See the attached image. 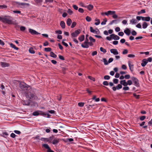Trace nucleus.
<instances>
[{
  "label": "nucleus",
  "instance_id": "nucleus-38",
  "mask_svg": "<svg viewBox=\"0 0 152 152\" xmlns=\"http://www.w3.org/2000/svg\"><path fill=\"white\" fill-rule=\"evenodd\" d=\"M103 62L104 63V64L105 65H107L108 64V62L107 61L106 59V58H104L103 59Z\"/></svg>",
  "mask_w": 152,
  "mask_h": 152
},
{
  "label": "nucleus",
  "instance_id": "nucleus-57",
  "mask_svg": "<svg viewBox=\"0 0 152 152\" xmlns=\"http://www.w3.org/2000/svg\"><path fill=\"white\" fill-rule=\"evenodd\" d=\"M135 55L132 54H129L128 55V57L129 58H133L135 57Z\"/></svg>",
  "mask_w": 152,
  "mask_h": 152
},
{
  "label": "nucleus",
  "instance_id": "nucleus-11",
  "mask_svg": "<svg viewBox=\"0 0 152 152\" xmlns=\"http://www.w3.org/2000/svg\"><path fill=\"white\" fill-rule=\"evenodd\" d=\"M29 32L30 33H31V34L32 35L34 34H40L38 32L35 30H34L33 29H31V28L29 29Z\"/></svg>",
  "mask_w": 152,
  "mask_h": 152
},
{
  "label": "nucleus",
  "instance_id": "nucleus-50",
  "mask_svg": "<svg viewBox=\"0 0 152 152\" xmlns=\"http://www.w3.org/2000/svg\"><path fill=\"white\" fill-rule=\"evenodd\" d=\"M90 31L91 32L94 33L95 32V30L93 29V28L92 27H90Z\"/></svg>",
  "mask_w": 152,
  "mask_h": 152
},
{
  "label": "nucleus",
  "instance_id": "nucleus-37",
  "mask_svg": "<svg viewBox=\"0 0 152 152\" xmlns=\"http://www.w3.org/2000/svg\"><path fill=\"white\" fill-rule=\"evenodd\" d=\"M29 51L30 53H31L34 54L35 53V52L33 50L32 48H30L29 50Z\"/></svg>",
  "mask_w": 152,
  "mask_h": 152
},
{
  "label": "nucleus",
  "instance_id": "nucleus-1",
  "mask_svg": "<svg viewBox=\"0 0 152 152\" xmlns=\"http://www.w3.org/2000/svg\"><path fill=\"white\" fill-rule=\"evenodd\" d=\"M0 20L3 23L9 24H16V23L12 21V18L10 16H5L4 17H0Z\"/></svg>",
  "mask_w": 152,
  "mask_h": 152
},
{
  "label": "nucleus",
  "instance_id": "nucleus-39",
  "mask_svg": "<svg viewBox=\"0 0 152 152\" xmlns=\"http://www.w3.org/2000/svg\"><path fill=\"white\" fill-rule=\"evenodd\" d=\"M113 83L115 84H117L118 83V79L114 78L113 80Z\"/></svg>",
  "mask_w": 152,
  "mask_h": 152
},
{
  "label": "nucleus",
  "instance_id": "nucleus-17",
  "mask_svg": "<svg viewBox=\"0 0 152 152\" xmlns=\"http://www.w3.org/2000/svg\"><path fill=\"white\" fill-rule=\"evenodd\" d=\"M1 66L3 67H8L9 65V64L6 62H1Z\"/></svg>",
  "mask_w": 152,
  "mask_h": 152
},
{
  "label": "nucleus",
  "instance_id": "nucleus-14",
  "mask_svg": "<svg viewBox=\"0 0 152 152\" xmlns=\"http://www.w3.org/2000/svg\"><path fill=\"white\" fill-rule=\"evenodd\" d=\"M120 83L124 86H127L128 85L127 82H126L125 80H121Z\"/></svg>",
  "mask_w": 152,
  "mask_h": 152
},
{
  "label": "nucleus",
  "instance_id": "nucleus-49",
  "mask_svg": "<svg viewBox=\"0 0 152 152\" xmlns=\"http://www.w3.org/2000/svg\"><path fill=\"white\" fill-rule=\"evenodd\" d=\"M128 52V50L127 49H125L122 52V54H126Z\"/></svg>",
  "mask_w": 152,
  "mask_h": 152
},
{
  "label": "nucleus",
  "instance_id": "nucleus-30",
  "mask_svg": "<svg viewBox=\"0 0 152 152\" xmlns=\"http://www.w3.org/2000/svg\"><path fill=\"white\" fill-rule=\"evenodd\" d=\"M145 12V10L144 9L138 12H137V14L138 15H140V14L141 13H144Z\"/></svg>",
  "mask_w": 152,
  "mask_h": 152
},
{
  "label": "nucleus",
  "instance_id": "nucleus-12",
  "mask_svg": "<svg viewBox=\"0 0 152 152\" xmlns=\"http://www.w3.org/2000/svg\"><path fill=\"white\" fill-rule=\"evenodd\" d=\"M110 36L112 37V39L115 40H118L120 38V37L118 36L115 35L114 34H112L110 35Z\"/></svg>",
  "mask_w": 152,
  "mask_h": 152
},
{
  "label": "nucleus",
  "instance_id": "nucleus-46",
  "mask_svg": "<svg viewBox=\"0 0 152 152\" xmlns=\"http://www.w3.org/2000/svg\"><path fill=\"white\" fill-rule=\"evenodd\" d=\"M104 78L105 80H108L110 79V77L109 75H105L104 76Z\"/></svg>",
  "mask_w": 152,
  "mask_h": 152
},
{
  "label": "nucleus",
  "instance_id": "nucleus-54",
  "mask_svg": "<svg viewBox=\"0 0 152 152\" xmlns=\"http://www.w3.org/2000/svg\"><path fill=\"white\" fill-rule=\"evenodd\" d=\"M26 29V28L24 26H21L20 27V30L22 31H24Z\"/></svg>",
  "mask_w": 152,
  "mask_h": 152
},
{
  "label": "nucleus",
  "instance_id": "nucleus-60",
  "mask_svg": "<svg viewBox=\"0 0 152 152\" xmlns=\"http://www.w3.org/2000/svg\"><path fill=\"white\" fill-rule=\"evenodd\" d=\"M55 32L56 34H62V31L61 30H56L55 31Z\"/></svg>",
  "mask_w": 152,
  "mask_h": 152
},
{
  "label": "nucleus",
  "instance_id": "nucleus-32",
  "mask_svg": "<svg viewBox=\"0 0 152 152\" xmlns=\"http://www.w3.org/2000/svg\"><path fill=\"white\" fill-rule=\"evenodd\" d=\"M100 50L101 51L104 53H106V50L104 48L102 47H100Z\"/></svg>",
  "mask_w": 152,
  "mask_h": 152
},
{
  "label": "nucleus",
  "instance_id": "nucleus-64",
  "mask_svg": "<svg viewBox=\"0 0 152 152\" xmlns=\"http://www.w3.org/2000/svg\"><path fill=\"white\" fill-rule=\"evenodd\" d=\"M10 136L12 138H14L16 136V135L14 133H12L11 134Z\"/></svg>",
  "mask_w": 152,
  "mask_h": 152
},
{
  "label": "nucleus",
  "instance_id": "nucleus-9",
  "mask_svg": "<svg viewBox=\"0 0 152 152\" xmlns=\"http://www.w3.org/2000/svg\"><path fill=\"white\" fill-rule=\"evenodd\" d=\"M18 5L20 6V7L22 8H24L26 6H29V4L28 3L18 2Z\"/></svg>",
  "mask_w": 152,
  "mask_h": 152
},
{
  "label": "nucleus",
  "instance_id": "nucleus-59",
  "mask_svg": "<svg viewBox=\"0 0 152 152\" xmlns=\"http://www.w3.org/2000/svg\"><path fill=\"white\" fill-rule=\"evenodd\" d=\"M57 98L58 100L60 101L61 99V95H59L57 96Z\"/></svg>",
  "mask_w": 152,
  "mask_h": 152
},
{
  "label": "nucleus",
  "instance_id": "nucleus-19",
  "mask_svg": "<svg viewBox=\"0 0 152 152\" xmlns=\"http://www.w3.org/2000/svg\"><path fill=\"white\" fill-rule=\"evenodd\" d=\"M59 140L57 138H55L52 141V143L55 145L58 143L59 142Z\"/></svg>",
  "mask_w": 152,
  "mask_h": 152
},
{
  "label": "nucleus",
  "instance_id": "nucleus-61",
  "mask_svg": "<svg viewBox=\"0 0 152 152\" xmlns=\"http://www.w3.org/2000/svg\"><path fill=\"white\" fill-rule=\"evenodd\" d=\"M103 84L105 86H108L109 84L107 81H104L103 82Z\"/></svg>",
  "mask_w": 152,
  "mask_h": 152
},
{
  "label": "nucleus",
  "instance_id": "nucleus-45",
  "mask_svg": "<svg viewBox=\"0 0 152 152\" xmlns=\"http://www.w3.org/2000/svg\"><path fill=\"white\" fill-rule=\"evenodd\" d=\"M131 34L133 36H135L137 35V33L134 30H133L132 31Z\"/></svg>",
  "mask_w": 152,
  "mask_h": 152
},
{
  "label": "nucleus",
  "instance_id": "nucleus-55",
  "mask_svg": "<svg viewBox=\"0 0 152 152\" xmlns=\"http://www.w3.org/2000/svg\"><path fill=\"white\" fill-rule=\"evenodd\" d=\"M58 57L61 60H64V58L63 56H61V55H59Z\"/></svg>",
  "mask_w": 152,
  "mask_h": 152
},
{
  "label": "nucleus",
  "instance_id": "nucleus-33",
  "mask_svg": "<svg viewBox=\"0 0 152 152\" xmlns=\"http://www.w3.org/2000/svg\"><path fill=\"white\" fill-rule=\"evenodd\" d=\"M44 50L47 52H50L51 50V49L50 48H45Z\"/></svg>",
  "mask_w": 152,
  "mask_h": 152
},
{
  "label": "nucleus",
  "instance_id": "nucleus-28",
  "mask_svg": "<svg viewBox=\"0 0 152 152\" xmlns=\"http://www.w3.org/2000/svg\"><path fill=\"white\" fill-rule=\"evenodd\" d=\"M50 56L53 58H56L57 57V56L53 52H50Z\"/></svg>",
  "mask_w": 152,
  "mask_h": 152
},
{
  "label": "nucleus",
  "instance_id": "nucleus-22",
  "mask_svg": "<svg viewBox=\"0 0 152 152\" xmlns=\"http://www.w3.org/2000/svg\"><path fill=\"white\" fill-rule=\"evenodd\" d=\"M36 3L38 5H41L43 0H34Z\"/></svg>",
  "mask_w": 152,
  "mask_h": 152
},
{
  "label": "nucleus",
  "instance_id": "nucleus-26",
  "mask_svg": "<svg viewBox=\"0 0 152 152\" xmlns=\"http://www.w3.org/2000/svg\"><path fill=\"white\" fill-rule=\"evenodd\" d=\"M111 12H112V11L110 10L108 11L107 12H102L101 13V14L102 15H103V14H105V15L108 16L109 15H110V13Z\"/></svg>",
  "mask_w": 152,
  "mask_h": 152
},
{
  "label": "nucleus",
  "instance_id": "nucleus-63",
  "mask_svg": "<svg viewBox=\"0 0 152 152\" xmlns=\"http://www.w3.org/2000/svg\"><path fill=\"white\" fill-rule=\"evenodd\" d=\"M62 44L64 46H65L66 47H67L68 46V45L66 43V42H64V41H62Z\"/></svg>",
  "mask_w": 152,
  "mask_h": 152
},
{
  "label": "nucleus",
  "instance_id": "nucleus-6",
  "mask_svg": "<svg viewBox=\"0 0 152 152\" xmlns=\"http://www.w3.org/2000/svg\"><path fill=\"white\" fill-rule=\"evenodd\" d=\"M80 32V30L78 29L75 31L74 32L71 34L72 38L74 37H76Z\"/></svg>",
  "mask_w": 152,
  "mask_h": 152
},
{
  "label": "nucleus",
  "instance_id": "nucleus-56",
  "mask_svg": "<svg viewBox=\"0 0 152 152\" xmlns=\"http://www.w3.org/2000/svg\"><path fill=\"white\" fill-rule=\"evenodd\" d=\"M123 89L124 90H128L129 89V88L128 86H124L123 87Z\"/></svg>",
  "mask_w": 152,
  "mask_h": 152
},
{
  "label": "nucleus",
  "instance_id": "nucleus-34",
  "mask_svg": "<svg viewBox=\"0 0 152 152\" xmlns=\"http://www.w3.org/2000/svg\"><path fill=\"white\" fill-rule=\"evenodd\" d=\"M122 85L121 84H118L117 86H116L117 87V89L119 90V89L121 88L122 87Z\"/></svg>",
  "mask_w": 152,
  "mask_h": 152
},
{
  "label": "nucleus",
  "instance_id": "nucleus-4",
  "mask_svg": "<svg viewBox=\"0 0 152 152\" xmlns=\"http://www.w3.org/2000/svg\"><path fill=\"white\" fill-rule=\"evenodd\" d=\"M88 34H86V40L84 42L83 44H82L81 45L82 47L85 48H88L89 47L88 45H87V43L88 42Z\"/></svg>",
  "mask_w": 152,
  "mask_h": 152
},
{
  "label": "nucleus",
  "instance_id": "nucleus-27",
  "mask_svg": "<svg viewBox=\"0 0 152 152\" xmlns=\"http://www.w3.org/2000/svg\"><path fill=\"white\" fill-rule=\"evenodd\" d=\"M85 38V36L84 35H82L80 37H79L78 38L80 42H82L84 40Z\"/></svg>",
  "mask_w": 152,
  "mask_h": 152
},
{
  "label": "nucleus",
  "instance_id": "nucleus-21",
  "mask_svg": "<svg viewBox=\"0 0 152 152\" xmlns=\"http://www.w3.org/2000/svg\"><path fill=\"white\" fill-rule=\"evenodd\" d=\"M93 7V6L91 4H89L87 6L85 7L87 8V9L90 11L92 10Z\"/></svg>",
  "mask_w": 152,
  "mask_h": 152
},
{
  "label": "nucleus",
  "instance_id": "nucleus-36",
  "mask_svg": "<svg viewBox=\"0 0 152 152\" xmlns=\"http://www.w3.org/2000/svg\"><path fill=\"white\" fill-rule=\"evenodd\" d=\"M107 21V19L106 18H104L103 19V21L101 23L102 25H104L106 24V22Z\"/></svg>",
  "mask_w": 152,
  "mask_h": 152
},
{
  "label": "nucleus",
  "instance_id": "nucleus-29",
  "mask_svg": "<svg viewBox=\"0 0 152 152\" xmlns=\"http://www.w3.org/2000/svg\"><path fill=\"white\" fill-rule=\"evenodd\" d=\"M148 26V25L147 23L146 22H144L143 23V24L142 25V28H146Z\"/></svg>",
  "mask_w": 152,
  "mask_h": 152
},
{
  "label": "nucleus",
  "instance_id": "nucleus-62",
  "mask_svg": "<svg viewBox=\"0 0 152 152\" xmlns=\"http://www.w3.org/2000/svg\"><path fill=\"white\" fill-rule=\"evenodd\" d=\"M73 8L76 10H77L78 8L77 6L76 5H73L72 6Z\"/></svg>",
  "mask_w": 152,
  "mask_h": 152
},
{
  "label": "nucleus",
  "instance_id": "nucleus-41",
  "mask_svg": "<svg viewBox=\"0 0 152 152\" xmlns=\"http://www.w3.org/2000/svg\"><path fill=\"white\" fill-rule=\"evenodd\" d=\"M7 7V6L5 5H0V9H3L4 8H6Z\"/></svg>",
  "mask_w": 152,
  "mask_h": 152
},
{
  "label": "nucleus",
  "instance_id": "nucleus-40",
  "mask_svg": "<svg viewBox=\"0 0 152 152\" xmlns=\"http://www.w3.org/2000/svg\"><path fill=\"white\" fill-rule=\"evenodd\" d=\"M84 104V103L83 102H79L78 104V105L80 107H83Z\"/></svg>",
  "mask_w": 152,
  "mask_h": 152
},
{
  "label": "nucleus",
  "instance_id": "nucleus-58",
  "mask_svg": "<svg viewBox=\"0 0 152 152\" xmlns=\"http://www.w3.org/2000/svg\"><path fill=\"white\" fill-rule=\"evenodd\" d=\"M78 11L80 13H83L84 12V10L81 8H79L78 9Z\"/></svg>",
  "mask_w": 152,
  "mask_h": 152
},
{
  "label": "nucleus",
  "instance_id": "nucleus-16",
  "mask_svg": "<svg viewBox=\"0 0 152 152\" xmlns=\"http://www.w3.org/2000/svg\"><path fill=\"white\" fill-rule=\"evenodd\" d=\"M147 63V61L146 59H143L142 61V63L141 64V65L142 66H145Z\"/></svg>",
  "mask_w": 152,
  "mask_h": 152
},
{
  "label": "nucleus",
  "instance_id": "nucleus-42",
  "mask_svg": "<svg viewBox=\"0 0 152 152\" xmlns=\"http://www.w3.org/2000/svg\"><path fill=\"white\" fill-rule=\"evenodd\" d=\"M145 21H149L150 20L151 18L150 17H145Z\"/></svg>",
  "mask_w": 152,
  "mask_h": 152
},
{
  "label": "nucleus",
  "instance_id": "nucleus-24",
  "mask_svg": "<svg viewBox=\"0 0 152 152\" xmlns=\"http://www.w3.org/2000/svg\"><path fill=\"white\" fill-rule=\"evenodd\" d=\"M60 25L62 28H65V23L64 21H62L60 22Z\"/></svg>",
  "mask_w": 152,
  "mask_h": 152
},
{
  "label": "nucleus",
  "instance_id": "nucleus-52",
  "mask_svg": "<svg viewBox=\"0 0 152 152\" xmlns=\"http://www.w3.org/2000/svg\"><path fill=\"white\" fill-rule=\"evenodd\" d=\"M125 78L126 79H128L130 77V75H127L125 76Z\"/></svg>",
  "mask_w": 152,
  "mask_h": 152
},
{
  "label": "nucleus",
  "instance_id": "nucleus-8",
  "mask_svg": "<svg viewBox=\"0 0 152 152\" xmlns=\"http://www.w3.org/2000/svg\"><path fill=\"white\" fill-rule=\"evenodd\" d=\"M42 146L47 149V152H54L52 150L49 145L47 144H44L42 145Z\"/></svg>",
  "mask_w": 152,
  "mask_h": 152
},
{
  "label": "nucleus",
  "instance_id": "nucleus-18",
  "mask_svg": "<svg viewBox=\"0 0 152 152\" xmlns=\"http://www.w3.org/2000/svg\"><path fill=\"white\" fill-rule=\"evenodd\" d=\"M128 65L130 71L132 72L133 70V65L131 64L129 61L128 62Z\"/></svg>",
  "mask_w": 152,
  "mask_h": 152
},
{
  "label": "nucleus",
  "instance_id": "nucleus-23",
  "mask_svg": "<svg viewBox=\"0 0 152 152\" xmlns=\"http://www.w3.org/2000/svg\"><path fill=\"white\" fill-rule=\"evenodd\" d=\"M72 23V20L69 18H68L66 21V23L68 26H70Z\"/></svg>",
  "mask_w": 152,
  "mask_h": 152
},
{
  "label": "nucleus",
  "instance_id": "nucleus-5",
  "mask_svg": "<svg viewBox=\"0 0 152 152\" xmlns=\"http://www.w3.org/2000/svg\"><path fill=\"white\" fill-rule=\"evenodd\" d=\"M131 78L133 81L134 86L137 87H139L140 85L138 80L134 77H132Z\"/></svg>",
  "mask_w": 152,
  "mask_h": 152
},
{
  "label": "nucleus",
  "instance_id": "nucleus-25",
  "mask_svg": "<svg viewBox=\"0 0 152 152\" xmlns=\"http://www.w3.org/2000/svg\"><path fill=\"white\" fill-rule=\"evenodd\" d=\"M10 46L11 48H14V49H15V50H18L19 49L18 48L16 47L15 46V45L14 44H13L12 43H11L10 44Z\"/></svg>",
  "mask_w": 152,
  "mask_h": 152
},
{
  "label": "nucleus",
  "instance_id": "nucleus-35",
  "mask_svg": "<svg viewBox=\"0 0 152 152\" xmlns=\"http://www.w3.org/2000/svg\"><path fill=\"white\" fill-rule=\"evenodd\" d=\"M89 39L91 42H95V39H94L92 37L90 36L89 38Z\"/></svg>",
  "mask_w": 152,
  "mask_h": 152
},
{
  "label": "nucleus",
  "instance_id": "nucleus-48",
  "mask_svg": "<svg viewBox=\"0 0 152 152\" xmlns=\"http://www.w3.org/2000/svg\"><path fill=\"white\" fill-rule=\"evenodd\" d=\"M128 85H131L132 84V82L131 80H129L127 81Z\"/></svg>",
  "mask_w": 152,
  "mask_h": 152
},
{
  "label": "nucleus",
  "instance_id": "nucleus-43",
  "mask_svg": "<svg viewBox=\"0 0 152 152\" xmlns=\"http://www.w3.org/2000/svg\"><path fill=\"white\" fill-rule=\"evenodd\" d=\"M86 20L88 22H90L91 20V18L88 16H87L86 18Z\"/></svg>",
  "mask_w": 152,
  "mask_h": 152
},
{
  "label": "nucleus",
  "instance_id": "nucleus-53",
  "mask_svg": "<svg viewBox=\"0 0 152 152\" xmlns=\"http://www.w3.org/2000/svg\"><path fill=\"white\" fill-rule=\"evenodd\" d=\"M145 116H142L140 117V119L141 121H143L145 119Z\"/></svg>",
  "mask_w": 152,
  "mask_h": 152
},
{
  "label": "nucleus",
  "instance_id": "nucleus-13",
  "mask_svg": "<svg viewBox=\"0 0 152 152\" xmlns=\"http://www.w3.org/2000/svg\"><path fill=\"white\" fill-rule=\"evenodd\" d=\"M110 52L114 55H117L118 54V53L116 49H112L110 50Z\"/></svg>",
  "mask_w": 152,
  "mask_h": 152
},
{
  "label": "nucleus",
  "instance_id": "nucleus-31",
  "mask_svg": "<svg viewBox=\"0 0 152 152\" xmlns=\"http://www.w3.org/2000/svg\"><path fill=\"white\" fill-rule=\"evenodd\" d=\"M95 21H96L97 22H96L94 24L95 25H99L100 23V20L99 19H95Z\"/></svg>",
  "mask_w": 152,
  "mask_h": 152
},
{
  "label": "nucleus",
  "instance_id": "nucleus-20",
  "mask_svg": "<svg viewBox=\"0 0 152 152\" xmlns=\"http://www.w3.org/2000/svg\"><path fill=\"white\" fill-rule=\"evenodd\" d=\"M130 21L132 24H136L137 23V20L134 18H132Z\"/></svg>",
  "mask_w": 152,
  "mask_h": 152
},
{
  "label": "nucleus",
  "instance_id": "nucleus-15",
  "mask_svg": "<svg viewBox=\"0 0 152 152\" xmlns=\"http://www.w3.org/2000/svg\"><path fill=\"white\" fill-rule=\"evenodd\" d=\"M124 32L125 34L128 36H129L131 33V31L128 28H126Z\"/></svg>",
  "mask_w": 152,
  "mask_h": 152
},
{
  "label": "nucleus",
  "instance_id": "nucleus-2",
  "mask_svg": "<svg viewBox=\"0 0 152 152\" xmlns=\"http://www.w3.org/2000/svg\"><path fill=\"white\" fill-rule=\"evenodd\" d=\"M19 85L20 88L24 93L25 91L29 89V88H30V86H28L24 82H20Z\"/></svg>",
  "mask_w": 152,
  "mask_h": 152
},
{
  "label": "nucleus",
  "instance_id": "nucleus-3",
  "mask_svg": "<svg viewBox=\"0 0 152 152\" xmlns=\"http://www.w3.org/2000/svg\"><path fill=\"white\" fill-rule=\"evenodd\" d=\"M29 89L24 92V94L26 98L28 99H31L34 97V95L29 91Z\"/></svg>",
  "mask_w": 152,
  "mask_h": 152
},
{
  "label": "nucleus",
  "instance_id": "nucleus-7",
  "mask_svg": "<svg viewBox=\"0 0 152 152\" xmlns=\"http://www.w3.org/2000/svg\"><path fill=\"white\" fill-rule=\"evenodd\" d=\"M39 115H46V114L41 111L38 110L35 111L33 113V115L34 116H38Z\"/></svg>",
  "mask_w": 152,
  "mask_h": 152
},
{
  "label": "nucleus",
  "instance_id": "nucleus-44",
  "mask_svg": "<svg viewBox=\"0 0 152 152\" xmlns=\"http://www.w3.org/2000/svg\"><path fill=\"white\" fill-rule=\"evenodd\" d=\"M76 25V23L75 22H74L72 23V24L71 28H74Z\"/></svg>",
  "mask_w": 152,
  "mask_h": 152
},
{
  "label": "nucleus",
  "instance_id": "nucleus-47",
  "mask_svg": "<svg viewBox=\"0 0 152 152\" xmlns=\"http://www.w3.org/2000/svg\"><path fill=\"white\" fill-rule=\"evenodd\" d=\"M3 134L4 135H2V136L4 137H6L5 136H7L8 135V134L7 132H4Z\"/></svg>",
  "mask_w": 152,
  "mask_h": 152
},
{
  "label": "nucleus",
  "instance_id": "nucleus-10",
  "mask_svg": "<svg viewBox=\"0 0 152 152\" xmlns=\"http://www.w3.org/2000/svg\"><path fill=\"white\" fill-rule=\"evenodd\" d=\"M30 99L23 101L22 103L23 105L29 106L30 105L31 102Z\"/></svg>",
  "mask_w": 152,
  "mask_h": 152
},
{
  "label": "nucleus",
  "instance_id": "nucleus-51",
  "mask_svg": "<svg viewBox=\"0 0 152 152\" xmlns=\"http://www.w3.org/2000/svg\"><path fill=\"white\" fill-rule=\"evenodd\" d=\"M67 12L70 15H71L73 13V12L69 9H68Z\"/></svg>",
  "mask_w": 152,
  "mask_h": 152
}]
</instances>
